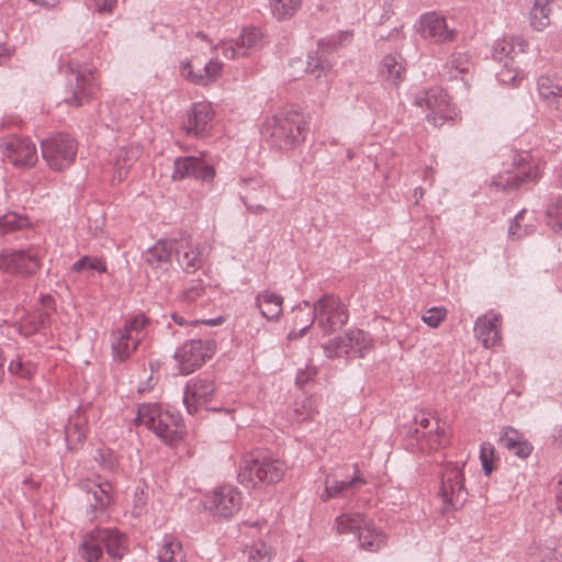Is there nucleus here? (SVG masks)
Listing matches in <instances>:
<instances>
[{
	"label": "nucleus",
	"instance_id": "nucleus-33",
	"mask_svg": "<svg viewBox=\"0 0 562 562\" xmlns=\"http://www.w3.org/2000/svg\"><path fill=\"white\" fill-rule=\"evenodd\" d=\"M499 442L504 448L521 459L528 458L533 450L532 445L524 435L513 427H505L503 429Z\"/></svg>",
	"mask_w": 562,
	"mask_h": 562
},
{
	"label": "nucleus",
	"instance_id": "nucleus-28",
	"mask_svg": "<svg viewBox=\"0 0 562 562\" xmlns=\"http://www.w3.org/2000/svg\"><path fill=\"white\" fill-rule=\"evenodd\" d=\"M528 48L527 38L521 35H512L505 36L497 43L494 54L499 61L514 64L519 55L528 52Z\"/></svg>",
	"mask_w": 562,
	"mask_h": 562
},
{
	"label": "nucleus",
	"instance_id": "nucleus-40",
	"mask_svg": "<svg viewBox=\"0 0 562 562\" xmlns=\"http://www.w3.org/2000/svg\"><path fill=\"white\" fill-rule=\"evenodd\" d=\"M528 554L533 562H561L562 553L554 540L533 542L528 548Z\"/></svg>",
	"mask_w": 562,
	"mask_h": 562
},
{
	"label": "nucleus",
	"instance_id": "nucleus-55",
	"mask_svg": "<svg viewBox=\"0 0 562 562\" xmlns=\"http://www.w3.org/2000/svg\"><path fill=\"white\" fill-rule=\"evenodd\" d=\"M248 562H270L272 559V550L265 542H256L247 549Z\"/></svg>",
	"mask_w": 562,
	"mask_h": 562
},
{
	"label": "nucleus",
	"instance_id": "nucleus-2",
	"mask_svg": "<svg viewBox=\"0 0 562 562\" xmlns=\"http://www.w3.org/2000/svg\"><path fill=\"white\" fill-rule=\"evenodd\" d=\"M308 130V121L292 113L267 117L261 126V134L270 137L281 149L290 150L305 142Z\"/></svg>",
	"mask_w": 562,
	"mask_h": 562
},
{
	"label": "nucleus",
	"instance_id": "nucleus-18",
	"mask_svg": "<svg viewBox=\"0 0 562 562\" xmlns=\"http://www.w3.org/2000/svg\"><path fill=\"white\" fill-rule=\"evenodd\" d=\"M463 464L448 463L442 474L440 495L451 506H458L465 502Z\"/></svg>",
	"mask_w": 562,
	"mask_h": 562
},
{
	"label": "nucleus",
	"instance_id": "nucleus-31",
	"mask_svg": "<svg viewBox=\"0 0 562 562\" xmlns=\"http://www.w3.org/2000/svg\"><path fill=\"white\" fill-rule=\"evenodd\" d=\"M101 529H94L82 535L78 544V555L86 562H99L103 557Z\"/></svg>",
	"mask_w": 562,
	"mask_h": 562
},
{
	"label": "nucleus",
	"instance_id": "nucleus-39",
	"mask_svg": "<svg viewBox=\"0 0 562 562\" xmlns=\"http://www.w3.org/2000/svg\"><path fill=\"white\" fill-rule=\"evenodd\" d=\"M256 305L260 310L262 317L276 322L282 315L283 297L266 290L257 295Z\"/></svg>",
	"mask_w": 562,
	"mask_h": 562
},
{
	"label": "nucleus",
	"instance_id": "nucleus-26",
	"mask_svg": "<svg viewBox=\"0 0 562 562\" xmlns=\"http://www.w3.org/2000/svg\"><path fill=\"white\" fill-rule=\"evenodd\" d=\"M357 539L359 547L368 552H378L387 543L386 533L366 516H363V524L357 533Z\"/></svg>",
	"mask_w": 562,
	"mask_h": 562
},
{
	"label": "nucleus",
	"instance_id": "nucleus-15",
	"mask_svg": "<svg viewBox=\"0 0 562 562\" xmlns=\"http://www.w3.org/2000/svg\"><path fill=\"white\" fill-rule=\"evenodd\" d=\"M416 33L431 44H447L456 41L457 31L448 25L447 19L437 12L422 14L415 23Z\"/></svg>",
	"mask_w": 562,
	"mask_h": 562
},
{
	"label": "nucleus",
	"instance_id": "nucleus-21",
	"mask_svg": "<svg viewBox=\"0 0 562 562\" xmlns=\"http://www.w3.org/2000/svg\"><path fill=\"white\" fill-rule=\"evenodd\" d=\"M262 42V34L258 29L246 27L236 40L223 41L221 48L224 57L235 59L247 56L257 49Z\"/></svg>",
	"mask_w": 562,
	"mask_h": 562
},
{
	"label": "nucleus",
	"instance_id": "nucleus-9",
	"mask_svg": "<svg viewBox=\"0 0 562 562\" xmlns=\"http://www.w3.org/2000/svg\"><path fill=\"white\" fill-rule=\"evenodd\" d=\"M42 266L38 249L30 246L25 249L7 248L0 251V270L11 276L29 277Z\"/></svg>",
	"mask_w": 562,
	"mask_h": 562
},
{
	"label": "nucleus",
	"instance_id": "nucleus-41",
	"mask_svg": "<svg viewBox=\"0 0 562 562\" xmlns=\"http://www.w3.org/2000/svg\"><path fill=\"white\" fill-rule=\"evenodd\" d=\"M88 434V422L81 415L74 416L66 428V442L70 450L82 447Z\"/></svg>",
	"mask_w": 562,
	"mask_h": 562
},
{
	"label": "nucleus",
	"instance_id": "nucleus-63",
	"mask_svg": "<svg viewBox=\"0 0 562 562\" xmlns=\"http://www.w3.org/2000/svg\"><path fill=\"white\" fill-rule=\"evenodd\" d=\"M171 318H172V321H173L176 324H178V325H180V326L188 325V324H192V322H188L183 316H181V315H179V314H177V313H173V314L171 315Z\"/></svg>",
	"mask_w": 562,
	"mask_h": 562
},
{
	"label": "nucleus",
	"instance_id": "nucleus-11",
	"mask_svg": "<svg viewBox=\"0 0 562 562\" xmlns=\"http://www.w3.org/2000/svg\"><path fill=\"white\" fill-rule=\"evenodd\" d=\"M314 317L317 326L325 335L341 328L348 321V310L342 301L335 295L327 294L317 300L314 305Z\"/></svg>",
	"mask_w": 562,
	"mask_h": 562
},
{
	"label": "nucleus",
	"instance_id": "nucleus-1",
	"mask_svg": "<svg viewBox=\"0 0 562 562\" xmlns=\"http://www.w3.org/2000/svg\"><path fill=\"white\" fill-rule=\"evenodd\" d=\"M541 160L529 151H513L505 169L494 177L492 186L498 190H514L541 176Z\"/></svg>",
	"mask_w": 562,
	"mask_h": 562
},
{
	"label": "nucleus",
	"instance_id": "nucleus-20",
	"mask_svg": "<svg viewBox=\"0 0 562 562\" xmlns=\"http://www.w3.org/2000/svg\"><path fill=\"white\" fill-rule=\"evenodd\" d=\"M216 387L213 380L196 378L188 382L183 402L190 414H195L200 408L206 406L214 397Z\"/></svg>",
	"mask_w": 562,
	"mask_h": 562
},
{
	"label": "nucleus",
	"instance_id": "nucleus-42",
	"mask_svg": "<svg viewBox=\"0 0 562 562\" xmlns=\"http://www.w3.org/2000/svg\"><path fill=\"white\" fill-rule=\"evenodd\" d=\"M471 68L470 57L464 53H456L450 56L443 66L442 75L450 80L464 79Z\"/></svg>",
	"mask_w": 562,
	"mask_h": 562
},
{
	"label": "nucleus",
	"instance_id": "nucleus-14",
	"mask_svg": "<svg viewBox=\"0 0 562 562\" xmlns=\"http://www.w3.org/2000/svg\"><path fill=\"white\" fill-rule=\"evenodd\" d=\"M366 484L356 464H345L333 469L325 477L324 491L319 497L323 502H328L342 494L344 492Z\"/></svg>",
	"mask_w": 562,
	"mask_h": 562
},
{
	"label": "nucleus",
	"instance_id": "nucleus-59",
	"mask_svg": "<svg viewBox=\"0 0 562 562\" xmlns=\"http://www.w3.org/2000/svg\"><path fill=\"white\" fill-rule=\"evenodd\" d=\"M352 37H353L352 31H341V32L334 34L329 38V45L331 47L336 48V47H339V46H342V45L349 43L352 40Z\"/></svg>",
	"mask_w": 562,
	"mask_h": 562
},
{
	"label": "nucleus",
	"instance_id": "nucleus-36",
	"mask_svg": "<svg viewBox=\"0 0 562 562\" xmlns=\"http://www.w3.org/2000/svg\"><path fill=\"white\" fill-rule=\"evenodd\" d=\"M102 543L108 555L114 561L121 560L127 552V537L116 529L102 528Z\"/></svg>",
	"mask_w": 562,
	"mask_h": 562
},
{
	"label": "nucleus",
	"instance_id": "nucleus-30",
	"mask_svg": "<svg viewBox=\"0 0 562 562\" xmlns=\"http://www.w3.org/2000/svg\"><path fill=\"white\" fill-rule=\"evenodd\" d=\"M405 66L401 54L385 55L379 65V76L389 85L398 87L405 78Z\"/></svg>",
	"mask_w": 562,
	"mask_h": 562
},
{
	"label": "nucleus",
	"instance_id": "nucleus-10",
	"mask_svg": "<svg viewBox=\"0 0 562 562\" xmlns=\"http://www.w3.org/2000/svg\"><path fill=\"white\" fill-rule=\"evenodd\" d=\"M42 157L56 171L69 168L77 156V143L67 135H56L41 143Z\"/></svg>",
	"mask_w": 562,
	"mask_h": 562
},
{
	"label": "nucleus",
	"instance_id": "nucleus-16",
	"mask_svg": "<svg viewBox=\"0 0 562 562\" xmlns=\"http://www.w3.org/2000/svg\"><path fill=\"white\" fill-rule=\"evenodd\" d=\"M372 347V339L361 329H350L338 338L330 340L325 350L329 357H339L351 352L362 356Z\"/></svg>",
	"mask_w": 562,
	"mask_h": 562
},
{
	"label": "nucleus",
	"instance_id": "nucleus-7",
	"mask_svg": "<svg viewBox=\"0 0 562 562\" xmlns=\"http://www.w3.org/2000/svg\"><path fill=\"white\" fill-rule=\"evenodd\" d=\"M217 345L213 339H190L183 342L173 355L177 370L188 375L202 368L216 353Z\"/></svg>",
	"mask_w": 562,
	"mask_h": 562
},
{
	"label": "nucleus",
	"instance_id": "nucleus-4",
	"mask_svg": "<svg viewBox=\"0 0 562 562\" xmlns=\"http://www.w3.org/2000/svg\"><path fill=\"white\" fill-rule=\"evenodd\" d=\"M415 104L428 111L426 120L434 126L461 120V111L447 91L439 87L425 90L416 95Z\"/></svg>",
	"mask_w": 562,
	"mask_h": 562
},
{
	"label": "nucleus",
	"instance_id": "nucleus-52",
	"mask_svg": "<svg viewBox=\"0 0 562 562\" xmlns=\"http://www.w3.org/2000/svg\"><path fill=\"white\" fill-rule=\"evenodd\" d=\"M30 225L29 218L16 213H8L0 217V236Z\"/></svg>",
	"mask_w": 562,
	"mask_h": 562
},
{
	"label": "nucleus",
	"instance_id": "nucleus-29",
	"mask_svg": "<svg viewBox=\"0 0 562 562\" xmlns=\"http://www.w3.org/2000/svg\"><path fill=\"white\" fill-rule=\"evenodd\" d=\"M238 479L245 486L263 483V456L252 452L246 454L240 464Z\"/></svg>",
	"mask_w": 562,
	"mask_h": 562
},
{
	"label": "nucleus",
	"instance_id": "nucleus-8",
	"mask_svg": "<svg viewBox=\"0 0 562 562\" xmlns=\"http://www.w3.org/2000/svg\"><path fill=\"white\" fill-rule=\"evenodd\" d=\"M99 90L100 79L94 70L90 68L71 69L64 101L69 106H83L91 102Z\"/></svg>",
	"mask_w": 562,
	"mask_h": 562
},
{
	"label": "nucleus",
	"instance_id": "nucleus-12",
	"mask_svg": "<svg viewBox=\"0 0 562 562\" xmlns=\"http://www.w3.org/2000/svg\"><path fill=\"white\" fill-rule=\"evenodd\" d=\"M415 435L418 449L423 453L438 451L449 442V434L445 424L426 415L416 418Z\"/></svg>",
	"mask_w": 562,
	"mask_h": 562
},
{
	"label": "nucleus",
	"instance_id": "nucleus-57",
	"mask_svg": "<svg viewBox=\"0 0 562 562\" xmlns=\"http://www.w3.org/2000/svg\"><path fill=\"white\" fill-rule=\"evenodd\" d=\"M548 216L550 217V225L557 232H562V199H559L548 210Z\"/></svg>",
	"mask_w": 562,
	"mask_h": 562
},
{
	"label": "nucleus",
	"instance_id": "nucleus-19",
	"mask_svg": "<svg viewBox=\"0 0 562 562\" xmlns=\"http://www.w3.org/2000/svg\"><path fill=\"white\" fill-rule=\"evenodd\" d=\"M214 119V109L209 101L193 103L183 122L184 132L194 137H205L210 134Z\"/></svg>",
	"mask_w": 562,
	"mask_h": 562
},
{
	"label": "nucleus",
	"instance_id": "nucleus-49",
	"mask_svg": "<svg viewBox=\"0 0 562 562\" xmlns=\"http://www.w3.org/2000/svg\"><path fill=\"white\" fill-rule=\"evenodd\" d=\"M286 470L283 461L263 456V483L280 482Z\"/></svg>",
	"mask_w": 562,
	"mask_h": 562
},
{
	"label": "nucleus",
	"instance_id": "nucleus-23",
	"mask_svg": "<svg viewBox=\"0 0 562 562\" xmlns=\"http://www.w3.org/2000/svg\"><path fill=\"white\" fill-rule=\"evenodd\" d=\"M214 169L201 158L180 157L175 160V168L171 177L173 180L194 177L200 180L211 181L214 178Z\"/></svg>",
	"mask_w": 562,
	"mask_h": 562
},
{
	"label": "nucleus",
	"instance_id": "nucleus-43",
	"mask_svg": "<svg viewBox=\"0 0 562 562\" xmlns=\"http://www.w3.org/2000/svg\"><path fill=\"white\" fill-rule=\"evenodd\" d=\"M209 290H211L210 284H206L203 280H192L178 294L177 300L182 305L191 306L203 300L207 295Z\"/></svg>",
	"mask_w": 562,
	"mask_h": 562
},
{
	"label": "nucleus",
	"instance_id": "nucleus-25",
	"mask_svg": "<svg viewBox=\"0 0 562 562\" xmlns=\"http://www.w3.org/2000/svg\"><path fill=\"white\" fill-rule=\"evenodd\" d=\"M54 311V299L50 295L41 297V307L29 312L18 324L19 330L24 336H31L42 329Z\"/></svg>",
	"mask_w": 562,
	"mask_h": 562
},
{
	"label": "nucleus",
	"instance_id": "nucleus-3",
	"mask_svg": "<svg viewBox=\"0 0 562 562\" xmlns=\"http://www.w3.org/2000/svg\"><path fill=\"white\" fill-rule=\"evenodd\" d=\"M137 422L153 430L168 445H176L183 438L184 427L180 416L170 411H164L156 404L140 405Z\"/></svg>",
	"mask_w": 562,
	"mask_h": 562
},
{
	"label": "nucleus",
	"instance_id": "nucleus-13",
	"mask_svg": "<svg viewBox=\"0 0 562 562\" xmlns=\"http://www.w3.org/2000/svg\"><path fill=\"white\" fill-rule=\"evenodd\" d=\"M203 506L214 516L228 519L241 508V493L232 485H221L204 495Z\"/></svg>",
	"mask_w": 562,
	"mask_h": 562
},
{
	"label": "nucleus",
	"instance_id": "nucleus-64",
	"mask_svg": "<svg viewBox=\"0 0 562 562\" xmlns=\"http://www.w3.org/2000/svg\"><path fill=\"white\" fill-rule=\"evenodd\" d=\"M310 58L313 60L312 61H308V67L307 69L313 72L315 69H317L319 67V60L313 56H310Z\"/></svg>",
	"mask_w": 562,
	"mask_h": 562
},
{
	"label": "nucleus",
	"instance_id": "nucleus-54",
	"mask_svg": "<svg viewBox=\"0 0 562 562\" xmlns=\"http://www.w3.org/2000/svg\"><path fill=\"white\" fill-rule=\"evenodd\" d=\"M71 270L78 273L85 270L105 272L106 263L102 258L85 256L72 265Z\"/></svg>",
	"mask_w": 562,
	"mask_h": 562
},
{
	"label": "nucleus",
	"instance_id": "nucleus-5",
	"mask_svg": "<svg viewBox=\"0 0 562 562\" xmlns=\"http://www.w3.org/2000/svg\"><path fill=\"white\" fill-rule=\"evenodd\" d=\"M148 325L149 319L144 314H137L111 333V350L115 360L125 361L135 353Z\"/></svg>",
	"mask_w": 562,
	"mask_h": 562
},
{
	"label": "nucleus",
	"instance_id": "nucleus-60",
	"mask_svg": "<svg viewBox=\"0 0 562 562\" xmlns=\"http://www.w3.org/2000/svg\"><path fill=\"white\" fill-rule=\"evenodd\" d=\"M14 55V48L5 44L0 45V66L4 65Z\"/></svg>",
	"mask_w": 562,
	"mask_h": 562
},
{
	"label": "nucleus",
	"instance_id": "nucleus-38",
	"mask_svg": "<svg viewBox=\"0 0 562 562\" xmlns=\"http://www.w3.org/2000/svg\"><path fill=\"white\" fill-rule=\"evenodd\" d=\"M538 93L550 111L562 114V86L543 77L538 81Z\"/></svg>",
	"mask_w": 562,
	"mask_h": 562
},
{
	"label": "nucleus",
	"instance_id": "nucleus-48",
	"mask_svg": "<svg viewBox=\"0 0 562 562\" xmlns=\"http://www.w3.org/2000/svg\"><path fill=\"white\" fill-rule=\"evenodd\" d=\"M536 228L532 213L521 211L509 227V234L516 238L529 235Z\"/></svg>",
	"mask_w": 562,
	"mask_h": 562
},
{
	"label": "nucleus",
	"instance_id": "nucleus-56",
	"mask_svg": "<svg viewBox=\"0 0 562 562\" xmlns=\"http://www.w3.org/2000/svg\"><path fill=\"white\" fill-rule=\"evenodd\" d=\"M448 311L443 306L428 308L422 316V321L431 328H438L447 318Z\"/></svg>",
	"mask_w": 562,
	"mask_h": 562
},
{
	"label": "nucleus",
	"instance_id": "nucleus-32",
	"mask_svg": "<svg viewBox=\"0 0 562 562\" xmlns=\"http://www.w3.org/2000/svg\"><path fill=\"white\" fill-rule=\"evenodd\" d=\"M173 249V240L160 239L146 250L145 261L153 269L168 270L171 266V254Z\"/></svg>",
	"mask_w": 562,
	"mask_h": 562
},
{
	"label": "nucleus",
	"instance_id": "nucleus-61",
	"mask_svg": "<svg viewBox=\"0 0 562 562\" xmlns=\"http://www.w3.org/2000/svg\"><path fill=\"white\" fill-rule=\"evenodd\" d=\"M225 322L223 316H218L216 318L203 319V321H192V325L204 324L207 326H218Z\"/></svg>",
	"mask_w": 562,
	"mask_h": 562
},
{
	"label": "nucleus",
	"instance_id": "nucleus-34",
	"mask_svg": "<svg viewBox=\"0 0 562 562\" xmlns=\"http://www.w3.org/2000/svg\"><path fill=\"white\" fill-rule=\"evenodd\" d=\"M139 153L136 147L121 148L116 153L111 178L112 184H119L127 178L131 167L139 157Z\"/></svg>",
	"mask_w": 562,
	"mask_h": 562
},
{
	"label": "nucleus",
	"instance_id": "nucleus-58",
	"mask_svg": "<svg viewBox=\"0 0 562 562\" xmlns=\"http://www.w3.org/2000/svg\"><path fill=\"white\" fill-rule=\"evenodd\" d=\"M88 3L100 13H111L116 4V0H88Z\"/></svg>",
	"mask_w": 562,
	"mask_h": 562
},
{
	"label": "nucleus",
	"instance_id": "nucleus-62",
	"mask_svg": "<svg viewBox=\"0 0 562 562\" xmlns=\"http://www.w3.org/2000/svg\"><path fill=\"white\" fill-rule=\"evenodd\" d=\"M555 502L558 510L562 513V474L560 475L557 484Z\"/></svg>",
	"mask_w": 562,
	"mask_h": 562
},
{
	"label": "nucleus",
	"instance_id": "nucleus-17",
	"mask_svg": "<svg viewBox=\"0 0 562 562\" xmlns=\"http://www.w3.org/2000/svg\"><path fill=\"white\" fill-rule=\"evenodd\" d=\"M3 158L15 167H33L37 160L34 142L24 137H9L2 144Z\"/></svg>",
	"mask_w": 562,
	"mask_h": 562
},
{
	"label": "nucleus",
	"instance_id": "nucleus-37",
	"mask_svg": "<svg viewBox=\"0 0 562 562\" xmlns=\"http://www.w3.org/2000/svg\"><path fill=\"white\" fill-rule=\"evenodd\" d=\"M559 0H535L529 13L530 27L536 32H543L549 27L551 13Z\"/></svg>",
	"mask_w": 562,
	"mask_h": 562
},
{
	"label": "nucleus",
	"instance_id": "nucleus-45",
	"mask_svg": "<svg viewBox=\"0 0 562 562\" xmlns=\"http://www.w3.org/2000/svg\"><path fill=\"white\" fill-rule=\"evenodd\" d=\"M158 562H186V552L180 541L166 536L158 550Z\"/></svg>",
	"mask_w": 562,
	"mask_h": 562
},
{
	"label": "nucleus",
	"instance_id": "nucleus-50",
	"mask_svg": "<svg viewBox=\"0 0 562 562\" xmlns=\"http://www.w3.org/2000/svg\"><path fill=\"white\" fill-rule=\"evenodd\" d=\"M8 371L11 375L18 379L29 381L35 376L37 372V367L31 360L16 358L9 363Z\"/></svg>",
	"mask_w": 562,
	"mask_h": 562
},
{
	"label": "nucleus",
	"instance_id": "nucleus-46",
	"mask_svg": "<svg viewBox=\"0 0 562 562\" xmlns=\"http://www.w3.org/2000/svg\"><path fill=\"white\" fill-rule=\"evenodd\" d=\"M317 414L316 402L311 397H304L294 402L290 418L294 423L311 422Z\"/></svg>",
	"mask_w": 562,
	"mask_h": 562
},
{
	"label": "nucleus",
	"instance_id": "nucleus-47",
	"mask_svg": "<svg viewBox=\"0 0 562 562\" xmlns=\"http://www.w3.org/2000/svg\"><path fill=\"white\" fill-rule=\"evenodd\" d=\"M363 514L360 513H345L336 517L334 521V530L337 535H347L350 532L359 531L363 524Z\"/></svg>",
	"mask_w": 562,
	"mask_h": 562
},
{
	"label": "nucleus",
	"instance_id": "nucleus-35",
	"mask_svg": "<svg viewBox=\"0 0 562 562\" xmlns=\"http://www.w3.org/2000/svg\"><path fill=\"white\" fill-rule=\"evenodd\" d=\"M293 314L294 328L288 335L290 340L303 337L316 322L314 317V310L307 301H304L296 306L293 310Z\"/></svg>",
	"mask_w": 562,
	"mask_h": 562
},
{
	"label": "nucleus",
	"instance_id": "nucleus-27",
	"mask_svg": "<svg viewBox=\"0 0 562 562\" xmlns=\"http://www.w3.org/2000/svg\"><path fill=\"white\" fill-rule=\"evenodd\" d=\"M82 490L87 494L88 503L95 510H104L114 502L113 487L109 482L87 480L82 482Z\"/></svg>",
	"mask_w": 562,
	"mask_h": 562
},
{
	"label": "nucleus",
	"instance_id": "nucleus-24",
	"mask_svg": "<svg viewBox=\"0 0 562 562\" xmlns=\"http://www.w3.org/2000/svg\"><path fill=\"white\" fill-rule=\"evenodd\" d=\"M209 243L193 244L189 240L181 241L178 248V261L184 271L192 273L200 269L211 252Z\"/></svg>",
	"mask_w": 562,
	"mask_h": 562
},
{
	"label": "nucleus",
	"instance_id": "nucleus-22",
	"mask_svg": "<svg viewBox=\"0 0 562 562\" xmlns=\"http://www.w3.org/2000/svg\"><path fill=\"white\" fill-rule=\"evenodd\" d=\"M503 317L499 313L488 311L476 318L474 335L484 348H494L502 341Z\"/></svg>",
	"mask_w": 562,
	"mask_h": 562
},
{
	"label": "nucleus",
	"instance_id": "nucleus-51",
	"mask_svg": "<svg viewBox=\"0 0 562 562\" xmlns=\"http://www.w3.org/2000/svg\"><path fill=\"white\" fill-rule=\"evenodd\" d=\"M480 461L485 475L488 476L496 470L499 458L495 447L491 442L481 443Z\"/></svg>",
	"mask_w": 562,
	"mask_h": 562
},
{
	"label": "nucleus",
	"instance_id": "nucleus-6",
	"mask_svg": "<svg viewBox=\"0 0 562 562\" xmlns=\"http://www.w3.org/2000/svg\"><path fill=\"white\" fill-rule=\"evenodd\" d=\"M211 55L206 52H194L189 57L180 61V75L188 81L209 86L215 82L222 75L223 64L214 56L213 48H210Z\"/></svg>",
	"mask_w": 562,
	"mask_h": 562
},
{
	"label": "nucleus",
	"instance_id": "nucleus-44",
	"mask_svg": "<svg viewBox=\"0 0 562 562\" xmlns=\"http://www.w3.org/2000/svg\"><path fill=\"white\" fill-rule=\"evenodd\" d=\"M303 0H269V10L277 21H288L302 8Z\"/></svg>",
	"mask_w": 562,
	"mask_h": 562
},
{
	"label": "nucleus",
	"instance_id": "nucleus-53",
	"mask_svg": "<svg viewBox=\"0 0 562 562\" xmlns=\"http://www.w3.org/2000/svg\"><path fill=\"white\" fill-rule=\"evenodd\" d=\"M498 79L506 86L518 87L524 81L525 74L518 67L506 61L504 68L498 72Z\"/></svg>",
	"mask_w": 562,
	"mask_h": 562
}]
</instances>
